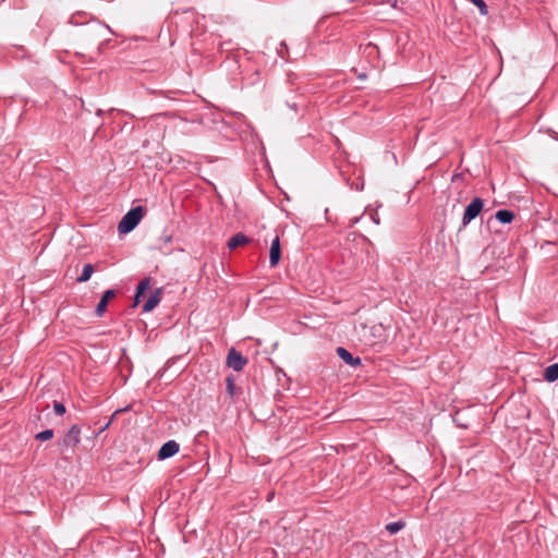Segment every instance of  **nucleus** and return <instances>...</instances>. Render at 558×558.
Returning <instances> with one entry per match:
<instances>
[{
  "label": "nucleus",
  "mask_w": 558,
  "mask_h": 558,
  "mask_svg": "<svg viewBox=\"0 0 558 558\" xmlns=\"http://www.w3.org/2000/svg\"><path fill=\"white\" fill-rule=\"evenodd\" d=\"M337 353L339 357L349 365L356 366L361 364L360 357H353V355L342 347L337 348Z\"/></svg>",
  "instance_id": "obj_10"
},
{
  "label": "nucleus",
  "mask_w": 558,
  "mask_h": 558,
  "mask_svg": "<svg viewBox=\"0 0 558 558\" xmlns=\"http://www.w3.org/2000/svg\"><path fill=\"white\" fill-rule=\"evenodd\" d=\"M111 425V421H108L106 424H104V426L100 428L99 433H102L104 430H106L109 426Z\"/></svg>",
  "instance_id": "obj_22"
},
{
  "label": "nucleus",
  "mask_w": 558,
  "mask_h": 558,
  "mask_svg": "<svg viewBox=\"0 0 558 558\" xmlns=\"http://www.w3.org/2000/svg\"><path fill=\"white\" fill-rule=\"evenodd\" d=\"M171 238L170 236H166V242H170Z\"/></svg>",
  "instance_id": "obj_25"
},
{
  "label": "nucleus",
  "mask_w": 558,
  "mask_h": 558,
  "mask_svg": "<svg viewBox=\"0 0 558 558\" xmlns=\"http://www.w3.org/2000/svg\"><path fill=\"white\" fill-rule=\"evenodd\" d=\"M371 219L373 220L374 223L376 225H379L380 223V219H379V216L377 213H374L371 215Z\"/></svg>",
  "instance_id": "obj_21"
},
{
  "label": "nucleus",
  "mask_w": 558,
  "mask_h": 558,
  "mask_svg": "<svg viewBox=\"0 0 558 558\" xmlns=\"http://www.w3.org/2000/svg\"><path fill=\"white\" fill-rule=\"evenodd\" d=\"M94 272V266L92 264H85L80 277H77V282H86L90 279Z\"/></svg>",
  "instance_id": "obj_14"
},
{
  "label": "nucleus",
  "mask_w": 558,
  "mask_h": 558,
  "mask_svg": "<svg viewBox=\"0 0 558 558\" xmlns=\"http://www.w3.org/2000/svg\"><path fill=\"white\" fill-rule=\"evenodd\" d=\"M495 217L501 223H510L514 219V214L508 209H500L495 214Z\"/></svg>",
  "instance_id": "obj_13"
},
{
  "label": "nucleus",
  "mask_w": 558,
  "mask_h": 558,
  "mask_svg": "<svg viewBox=\"0 0 558 558\" xmlns=\"http://www.w3.org/2000/svg\"><path fill=\"white\" fill-rule=\"evenodd\" d=\"M250 242H251L250 238H247L244 233L239 232L229 239L227 245L230 250H234V248H236L241 245H245Z\"/></svg>",
  "instance_id": "obj_9"
},
{
  "label": "nucleus",
  "mask_w": 558,
  "mask_h": 558,
  "mask_svg": "<svg viewBox=\"0 0 558 558\" xmlns=\"http://www.w3.org/2000/svg\"><path fill=\"white\" fill-rule=\"evenodd\" d=\"M179 450L180 445L175 440H168L160 447L158 451V459L166 460L168 458H171L174 454H177Z\"/></svg>",
  "instance_id": "obj_4"
},
{
  "label": "nucleus",
  "mask_w": 558,
  "mask_h": 558,
  "mask_svg": "<svg viewBox=\"0 0 558 558\" xmlns=\"http://www.w3.org/2000/svg\"><path fill=\"white\" fill-rule=\"evenodd\" d=\"M471 3H473L481 12V14L486 15L488 13L487 4L484 0H469Z\"/></svg>",
  "instance_id": "obj_16"
},
{
  "label": "nucleus",
  "mask_w": 558,
  "mask_h": 558,
  "mask_svg": "<svg viewBox=\"0 0 558 558\" xmlns=\"http://www.w3.org/2000/svg\"><path fill=\"white\" fill-rule=\"evenodd\" d=\"M150 278L149 277H146L144 279H142L140 281V283L137 284V288H136V293H135V304H137L140 302V299L141 296L146 292V290L149 288L150 286Z\"/></svg>",
  "instance_id": "obj_12"
},
{
  "label": "nucleus",
  "mask_w": 558,
  "mask_h": 558,
  "mask_svg": "<svg viewBox=\"0 0 558 558\" xmlns=\"http://www.w3.org/2000/svg\"><path fill=\"white\" fill-rule=\"evenodd\" d=\"M144 216V209L142 206H136L130 209L121 219L118 225V231L121 234L131 232L142 220Z\"/></svg>",
  "instance_id": "obj_1"
},
{
  "label": "nucleus",
  "mask_w": 558,
  "mask_h": 558,
  "mask_svg": "<svg viewBox=\"0 0 558 558\" xmlns=\"http://www.w3.org/2000/svg\"><path fill=\"white\" fill-rule=\"evenodd\" d=\"M53 411L57 415H63L65 413V407L63 403L54 401L53 402Z\"/></svg>",
  "instance_id": "obj_18"
},
{
  "label": "nucleus",
  "mask_w": 558,
  "mask_h": 558,
  "mask_svg": "<svg viewBox=\"0 0 558 558\" xmlns=\"http://www.w3.org/2000/svg\"><path fill=\"white\" fill-rule=\"evenodd\" d=\"M483 207L484 201L481 197L473 198L464 210L462 226L466 227L472 220H474L481 214Z\"/></svg>",
  "instance_id": "obj_2"
},
{
  "label": "nucleus",
  "mask_w": 558,
  "mask_h": 558,
  "mask_svg": "<svg viewBox=\"0 0 558 558\" xmlns=\"http://www.w3.org/2000/svg\"><path fill=\"white\" fill-rule=\"evenodd\" d=\"M247 359L234 348H231L227 354V365L235 372H241L247 364Z\"/></svg>",
  "instance_id": "obj_3"
},
{
  "label": "nucleus",
  "mask_w": 558,
  "mask_h": 558,
  "mask_svg": "<svg viewBox=\"0 0 558 558\" xmlns=\"http://www.w3.org/2000/svg\"><path fill=\"white\" fill-rule=\"evenodd\" d=\"M227 388L230 395H233L234 383L231 377L227 378Z\"/></svg>",
  "instance_id": "obj_20"
},
{
  "label": "nucleus",
  "mask_w": 558,
  "mask_h": 558,
  "mask_svg": "<svg viewBox=\"0 0 558 558\" xmlns=\"http://www.w3.org/2000/svg\"><path fill=\"white\" fill-rule=\"evenodd\" d=\"M81 441V428L78 425H72L64 436L63 444L66 447H75Z\"/></svg>",
  "instance_id": "obj_6"
},
{
  "label": "nucleus",
  "mask_w": 558,
  "mask_h": 558,
  "mask_svg": "<svg viewBox=\"0 0 558 558\" xmlns=\"http://www.w3.org/2000/svg\"><path fill=\"white\" fill-rule=\"evenodd\" d=\"M53 437V430L52 429H45L36 435V439L40 441L49 440Z\"/></svg>",
  "instance_id": "obj_17"
},
{
  "label": "nucleus",
  "mask_w": 558,
  "mask_h": 558,
  "mask_svg": "<svg viewBox=\"0 0 558 558\" xmlns=\"http://www.w3.org/2000/svg\"><path fill=\"white\" fill-rule=\"evenodd\" d=\"M354 189H355L356 191L362 190V189H363V183H362L361 185H356Z\"/></svg>",
  "instance_id": "obj_24"
},
{
  "label": "nucleus",
  "mask_w": 558,
  "mask_h": 558,
  "mask_svg": "<svg viewBox=\"0 0 558 558\" xmlns=\"http://www.w3.org/2000/svg\"><path fill=\"white\" fill-rule=\"evenodd\" d=\"M114 296L116 291L113 289H108L107 291H105L96 306L95 313L98 317H101L105 314L109 300L113 299Z\"/></svg>",
  "instance_id": "obj_7"
},
{
  "label": "nucleus",
  "mask_w": 558,
  "mask_h": 558,
  "mask_svg": "<svg viewBox=\"0 0 558 558\" xmlns=\"http://www.w3.org/2000/svg\"><path fill=\"white\" fill-rule=\"evenodd\" d=\"M281 258V246H280V239L278 235H276L271 240L270 251H269V265L270 267L278 266Z\"/></svg>",
  "instance_id": "obj_5"
},
{
  "label": "nucleus",
  "mask_w": 558,
  "mask_h": 558,
  "mask_svg": "<svg viewBox=\"0 0 558 558\" xmlns=\"http://www.w3.org/2000/svg\"><path fill=\"white\" fill-rule=\"evenodd\" d=\"M122 411H123L122 409H121V410H117V411L111 415V417H110V420H109V421H111V423H112V422H113V420H114V417H116V415H117L118 413L122 412Z\"/></svg>",
  "instance_id": "obj_23"
},
{
  "label": "nucleus",
  "mask_w": 558,
  "mask_h": 558,
  "mask_svg": "<svg viewBox=\"0 0 558 558\" xmlns=\"http://www.w3.org/2000/svg\"><path fill=\"white\" fill-rule=\"evenodd\" d=\"M544 379L554 383L558 379V363L547 366L544 371Z\"/></svg>",
  "instance_id": "obj_11"
},
{
  "label": "nucleus",
  "mask_w": 558,
  "mask_h": 558,
  "mask_svg": "<svg viewBox=\"0 0 558 558\" xmlns=\"http://www.w3.org/2000/svg\"><path fill=\"white\" fill-rule=\"evenodd\" d=\"M161 289H156L143 305V312L153 311L160 302Z\"/></svg>",
  "instance_id": "obj_8"
},
{
  "label": "nucleus",
  "mask_w": 558,
  "mask_h": 558,
  "mask_svg": "<svg viewBox=\"0 0 558 558\" xmlns=\"http://www.w3.org/2000/svg\"><path fill=\"white\" fill-rule=\"evenodd\" d=\"M460 415L461 413L460 412H457L454 417H453V421L457 423V425L459 427H462V428H469V425L466 423H460Z\"/></svg>",
  "instance_id": "obj_19"
},
{
  "label": "nucleus",
  "mask_w": 558,
  "mask_h": 558,
  "mask_svg": "<svg viewBox=\"0 0 558 558\" xmlns=\"http://www.w3.org/2000/svg\"><path fill=\"white\" fill-rule=\"evenodd\" d=\"M404 526H405V523L403 521L399 520V521L391 522V523L387 524L386 530L389 533L395 534V533L401 531Z\"/></svg>",
  "instance_id": "obj_15"
}]
</instances>
